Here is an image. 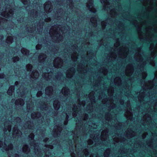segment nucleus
Wrapping results in <instances>:
<instances>
[{"instance_id": "13", "label": "nucleus", "mask_w": 157, "mask_h": 157, "mask_svg": "<svg viewBox=\"0 0 157 157\" xmlns=\"http://www.w3.org/2000/svg\"><path fill=\"white\" fill-rule=\"evenodd\" d=\"M42 94V93L41 91H39L37 93L36 95L37 97H40Z\"/></svg>"}, {"instance_id": "22", "label": "nucleus", "mask_w": 157, "mask_h": 157, "mask_svg": "<svg viewBox=\"0 0 157 157\" xmlns=\"http://www.w3.org/2000/svg\"><path fill=\"white\" fill-rule=\"evenodd\" d=\"M17 83H18V82H16L15 83V85H17Z\"/></svg>"}, {"instance_id": "27", "label": "nucleus", "mask_w": 157, "mask_h": 157, "mask_svg": "<svg viewBox=\"0 0 157 157\" xmlns=\"http://www.w3.org/2000/svg\"><path fill=\"white\" fill-rule=\"evenodd\" d=\"M35 118H38V117L37 116H36Z\"/></svg>"}, {"instance_id": "23", "label": "nucleus", "mask_w": 157, "mask_h": 157, "mask_svg": "<svg viewBox=\"0 0 157 157\" xmlns=\"http://www.w3.org/2000/svg\"><path fill=\"white\" fill-rule=\"evenodd\" d=\"M33 113H32V118H34V117L33 116Z\"/></svg>"}, {"instance_id": "11", "label": "nucleus", "mask_w": 157, "mask_h": 157, "mask_svg": "<svg viewBox=\"0 0 157 157\" xmlns=\"http://www.w3.org/2000/svg\"><path fill=\"white\" fill-rule=\"evenodd\" d=\"M27 70L28 71H30L32 68V66L31 64H28L26 66Z\"/></svg>"}, {"instance_id": "9", "label": "nucleus", "mask_w": 157, "mask_h": 157, "mask_svg": "<svg viewBox=\"0 0 157 157\" xmlns=\"http://www.w3.org/2000/svg\"><path fill=\"white\" fill-rule=\"evenodd\" d=\"M13 39L11 36H10L7 38V42L8 43H11L12 42Z\"/></svg>"}, {"instance_id": "18", "label": "nucleus", "mask_w": 157, "mask_h": 157, "mask_svg": "<svg viewBox=\"0 0 157 157\" xmlns=\"http://www.w3.org/2000/svg\"><path fill=\"white\" fill-rule=\"evenodd\" d=\"M67 77L69 78V77H71L72 75H71L70 76H69V75L67 73Z\"/></svg>"}, {"instance_id": "10", "label": "nucleus", "mask_w": 157, "mask_h": 157, "mask_svg": "<svg viewBox=\"0 0 157 157\" xmlns=\"http://www.w3.org/2000/svg\"><path fill=\"white\" fill-rule=\"evenodd\" d=\"M62 92L63 93L65 94L68 93V92H69V90L68 89H66V88H63L62 90Z\"/></svg>"}, {"instance_id": "20", "label": "nucleus", "mask_w": 157, "mask_h": 157, "mask_svg": "<svg viewBox=\"0 0 157 157\" xmlns=\"http://www.w3.org/2000/svg\"><path fill=\"white\" fill-rule=\"evenodd\" d=\"M42 58V56H39V59H41Z\"/></svg>"}, {"instance_id": "19", "label": "nucleus", "mask_w": 157, "mask_h": 157, "mask_svg": "<svg viewBox=\"0 0 157 157\" xmlns=\"http://www.w3.org/2000/svg\"><path fill=\"white\" fill-rule=\"evenodd\" d=\"M76 113L75 112V113H72V114L75 117V115H76Z\"/></svg>"}, {"instance_id": "25", "label": "nucleus", "mask_w": 157, "mask_h": 157, "mask_svg": "<svg viewBox=\"0 0 157 157\" xmlns=\"http://www.w3.org/2000/svg\"><path fill=\"white\" fill-rule=\"evenodd\" d=\"M69 117V116H68V115H67V117L66 118H68Z\"/></svg>"}, {"instance_id": "26", "label": "nucleus", "mask_w": 157, "mask_h": 157, "mask_svg": "<svg viewBox=\"0 0 157 157\" xmlns=\"http://www.w3.org/2000/svg\"><path fill=\"white\" fill-rule=\"evenodd\" d=\"M54 66H55V67H56V65H55V63L54 64Z\"/></svg>"}, {"instance_id": "2", "label": "nucleus", "mask_w": 157, "mask_h": 157, "mask_svg": "<svg viewBox=\"0 0 157 157\" xmlns=\"http://www.w3.org/2000/svg\"><path fill=\"white\" fill-rule=\"evenodd\" d=\"M7 10H6V12H5V13H1V15L3 16L4 17H6V18H7V17H9L10 16H11V15H10L11 14V12H12V10H10L9 11V13H7Z\"/></svg>"}, {"instance_id": "1", "label": "nucleus", "mask_w": 157, "mask_h": 157, "mask_svg": "<svg viewBox=\"0 0 157 157\" xmlns=\"http://www.w3.org/2000/svg\"><path fill=\"white\" fill-rule=\"evenodd\" d=\"M54 107L55 110H58L60 107V104L58 101L56 100L53 103Z\"/></svg>"}, {"instance_id": "12", "label": "nucleus", "mask_w": 157, "mask_h": 157, "mask_svg": "<svg viewBox=\"0 0 157 157\" xmlns=\"http://www.w3.org/2000/svg\"><path fill=\"white\" fill-rule=\"evenodd\" d=\"M13 62H15L19 60V58L18 57H14L13 58Z\"/></svg>"}, {"instance_id": "21", "label": "nucleus", "mask_w": 157, "mask_h": 157, "mask_svg": "<svg viewBox=\"0 0 157 157\" xmlns=\"http://www.w3.org/2000/svg\"><path fill=\"white\" fill-rule=\"evenodd\" d=\"M22 0V2H23V3L24 4H25V3L24 2V1L23 0Z\"/></svg>"}, {"instance_id": "3", "label": "nucleus", "mask_w": 157, "mask_h": 157, "mask_svg": "<svg viewBox=\"0 0 157 157\" xmlns=\"http://www.w3.org/2000/svg\"><path fill=\"white\" fill-rule=\"evenodd\" d=\"M24 101L21 99H18L15 101V104L16 105H20L21 106L23 105L24 104Z\"/></svg>"}, {"instance_id": "5", "label": "nucleus", "mask_w": 157, "mask_h": 157, "mask_svg": "<svg viewBox=\"0 0 157 157\" xmlns=\"http://www.w3.org/2000/svg\"><path fill=\"white\" fill-rule=\"evenodd\" d=\"M39 74L38 72L35 71L32 72L31 77L34 79H36L39 76Z\"/></svg>"}, {"instance_id": "4", "label": "nucleus", "mask_w": 157, "mask_h": 157, "mask_svg": "<svg viewBox=\"0 0 157 157\" xmlns=\"http://www.w3.org/2000/svg\"><path fill=\"white\" fill-rule=\"evenodd\" d=\"M14 90V86H11L7 91V93L10 95H11Z\"/></svg>"}, {"instance_id": "15", "label": "nucleus", "mask_w": 157, "mask_h": 157, "mask_svg": "<svg viewBox=\"0 0 157 157\" xmlns=\"http://www.w3.org/2000/svg\"><path fill=\"white\" fill-rule=\"evenodd\" d=\"M41 45L40 44H37L36 46V48L37 49H38L41 48Z\"/></svg>"}, {"instance_id": "16", "label": "nucleus", "mask_w": 157, "mask_h": 157, "mask_svg": "<svg viewBox=\"0 0 157 157\" xmlns=\"http://www.w3.org/2000/svg\"><path fill=\"white\" fill-rule=\"evenodd\" d=\"M4 77V75L3 73H1L0 74V78H2Z\"/></svg>"}, {"instance_id": "17", "label": "nucleus", "mask_w": 157, "mask_h": 157, "mask_svg": "<svg viewBox=\"0 0 157 157\" xmlns=\"http://www.w3.org/2000/svg\"><path fill=\"white\" fill-rule=\"evenodd\" d=\"M47 7H49V6H47V3H45L44 4V8H45V9H46V8Z\"/></svg>"}, {"instance_id": "24", "label": "nucleus", "mask_w": 157, "mask_h": 157, "mask_svg": "<svg viewBox=\"0 0 157 157\" xmlns=\"http://www.w3.org/2000/svg\"><path fill=\"white\" fill-rule=\"evenodd\" d=\"M45 58V57H44H44H43V58H42V60H44Z\"/></svg>"}, {"instance_id": "6", "label": "nucleus", "mask_w": 157, "mask_h": 157, "mask_svg": "<svg viewBox=\"0 0 157 157\" xmlns=\"http://www.w3.org/2000/svg\"><path fill=\"white\" fill-rule=\"evenodd\" d=\"M52 88L51 87H48L46 88L45 90V92L46 93L47 95H50V94L52 92Z\"/></svg>"}, {"instance_id": "14", "label": "nucleus", "mask_w": 157, "mask_h": 157, "mask_svg": "<svg viewBox=\"0 0 157 157\" xmlns=\"http://www.w3.org/2000/svg\"><path fill=\"white\" fill-rule=\"evenodd\" d=\"M58 60H59V62L58 63H61V62L60 59L59 58H58L57 59H56L55 60V62H56V61H57Z\"/></svg>"}, {"instance_id": "8", "label": "nucleus", "mask_w": 157, "mask_h": 157, "mask_svg": "<svg viewBox=\"0 0 157 157\" xmlns=\"http://www.w3.org/2000/svg\"><path fill=\"white\" fill-rule=\"evenodd\" d=\"M22 53L24 55H27L29 54V51L25 48H23L21 50Z\"/></svg>"}, {"instance_id": "7", "label": "nucleus", "mask_w": 157, "mask_h": 157, "mask_svg": "<svg viewBox=\"0 0 157 157\" xmlns=\"http://www.w3.org/2000/svg\"><path fill=\"white\" fill-rule=\"evenodd\" d=\"M87 4V6L90 9H91L93 7V4L92 3V0H88Z\"/></svg>"}]
</instances>
